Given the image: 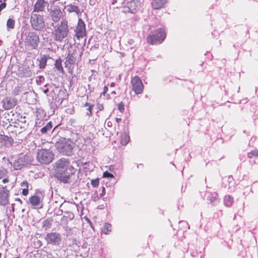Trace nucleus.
Here are the masks:
<instances>
[{"mask_svg": "<svg viewBox=\"0 0 258 258\" xmlns=\"http://www.w3.org/2000/svg\"><path fill=\"white\" fill-rule=\"evenodd\" d=\"M55 177L63 183H68L70 176L75 172V169L69 159L61 158L56 163Z\"/></svg>", "mask_w": 258, "mask_h": 258, "instance_id": "1", "label": "nucleus"}, {"mask_svg": "<svg viewBox=\"0 0 258 258\" xmlns=\"http://www.w3.org/2000/svg\"><path fill=\"white\" fill-rule=\"evenodd\" d=\"M166 37V33L165 30L160 28L151 31L147 36L146 40L150 45H156L162 43Z\"/></svg>", "mask_w": 258, "mask_h": 258, "instance_id": "2", "label": "nucleus"}, {"mask_svg": "<svg viewBox=\"0 0 258 258\" xmlns=\"http://www.w3.org/2000/svg\"><path fill=\"white\" fill-rule=\"evenodd\" d=\"M69 32V26L67 21H62L54 28L52 32L54 40L59 42L67 37Z\"/></svg>", "mask_w": 258, "mask_h": 258, "instance_id": "3", "label": "nucleus"}, {"mask_svg": "<svg viewBox=\"0 0 258 258\" xmlns=\"http://www.w3.org/2000/svg\"><path fill=\"white\" fill-rule=\"evenodd\" d=\"M74 144L70 140L61 138L56 142L55 146L59 152L63 155H71L74 149Z\"/></svg>", "mask_w": 258, "mask_h": 258, "instance_id": "4", "label": "nucleus"}, {"mask_svg": "<svg viewBox=\"0 0 258 258\" xmlns=\"http://www.w3.org/2000/svg\"><path fill=\"white\" fill-rule=\"evenodd\" d=\"M53 158V153L50 150L42 148L38 151L37 159L41 163L48 164L52 161Z\"/></svg>", "mask_w": 258, "mask_h": 258, "instance_id": "5", "label": "nucleus"}, {"mask_svg": "<svg viewBox=\"0 0 258 258\" xmlns=\"http://www.w3.org/2000/svg\"><path fill=\"white\" fill-rule=\"evenodd\" d=\"M39 37L35 32L30 31L26 34L24 44L26 47L32 49L37 48L39 43Z\"/></svg>", "mask_w": 258, "mask_h": 258, "instance_id": "6", "label": "nucleus"}, {"mask_svg": "<svg viewBox=\"0 0 258 258\" xmlns=\"http://www.w3.org/2000/svg\"><path fill=\"white\" fill-rule=\"evenodd\" d=\"M31 27L36 31H41L45 27L43 16L37 14H33L30 18Z\"/></svg>", "mask_w": 258, "mask_h": 258, "instance_id": "7", "label": "nucleus"}, {"mask_svg": "<svg viewBox=\"0 0 258 258\" xmlns=\"http://www.w3.org/2000/svg\"><path fill=\"white\" fill-rule=\"evenodd\" d=\"M131 84L132 90L136 94H141L143 92L144 86L142 80L138 76H135L131 78Z\"/></svg>", "mask_w": 258, "mask_h": 258, "instance_id": "8", "label": "nucleus"}, {"mask_svg": "<svg viewBox=\"0 0 258 258\" xmlns=\"http://www.w3.org/2000/svg\"><path fill=\"white\" fill-rule=\"evenodd\" d=\"M140 7V4L138 0H133L128 2L126 5L122 8V12L123 13L136 14Z\"/></svg>", "mask_w": 258, "mask_h": 258, "instance_id": "9", "label": "nucleus"}, {"mask_svg": "<svg viewBox=\"0 0 258 258\" xmlns=\"http://www.w3.org/2000/svg\"><path fill=\"white\" fill-rule=\"evenodd\" d=\"M75 36L78 40L86 36V25L82 19L78 20V24L75 30Z\"/></svg>", "mask_w": 258, "mask_h": 258, "instance_id": "10", "label": "nucleus"}, {"mask_svg": "<svg viewBox=\"0 0 258 258\" xmlns=\"http://www.w3.org/2000/svg\"><path fill=\"white\" fill-rule=\"evenodd\" d=\"M45 240L47 244L58 245L61 241L60 234L56 232H50L46 234Z\"/></svg>", "mask_w": 258, "mask_h": 258, "instance_id": "11", "label": "nucleus"}, {"mask_svg": "<svg viewBox=\"0 0 258 258\" xmlns=\"http://www.w3.org/2000/svg\"><path fill=\"white\" fill-rule=\"evenodd\" d=\"M10 191L6 189V186H3L0 189V205L6 206L9 204Z\"/></svg>", "mask_w": 258, "mask_h": 258, "instance_id": "12", "label": "nucleus"}, {"mask_svg": "<svg viewBox=\"0 0 258 258\" xmlns=\"http://www.w3.org/2000/svg\"><path fill=\"white\" fill-rule=\"evenodd\" d=\"M44 197H39L37 195L31 196L29 199V202L32 207L35 208L41 209L43 207V200Z\"/></svg>", "mask_w": 258, "mask_h": 258, "instance_id": "13", "label": "nucleus"}, {"mask_svg": "<svg viewBox=\"0 0 258 258\" xmlns=\"http://www.w3.org/2000/svg\"><path fill=\"white\" fill-rule=\"evenodd\" d=\"M17 100L15 98L7 97L2 101L3 107L5 110H9L17 105Z\"/></svg>", "mask_w": 258, "mask_h": 258, "instance_id": "14", "label": "nucleus"}, {"mask_svg": "<svg viewBox=\"0 0 258 258\" xmlns=\"http://www.w3.org/2000/svg\"><path fill=\"white\" fill-rule=\"evenodd\" d=\"M77 55V50L70 49L69 50L68 54L66 58V61L65 62V64L67 66L68 64H73L75 63L76 60V56Z\"/></svg>", "mask_w": 258, "mask_h": 258, "instance_id": "15", "label": "nucleus"}, {"mask_svg": "<svg viewBox=\"0 0 258 258\" xmlns=\"http://www.w3.org/2000/svg\"><path fill=\"white\" fill-rule=\"evenodd\" d=\"M62 16V12L61 10L57 7H54V8L50 12V16L52 20L55 22H58Z\"/></svg>", "mask_w": 258, "mask_h": 258, "instance_id": "16", "label": "nucleus"}, {"mask_svg": "<svg viewBox=\"0 0 258 258\" xmlns=\"http://www.w3.org/2000/svg\"><path fill=\"white\" fill-rule=\"evenodd\" d=\"M45 0H37L34 5L33 12H43L45 7Z\"/></svg>", "mask_w": 258, "mask_h": 258, "instance_id": "17", "label": "nucleus"}, {"mask_svg": "<svg viewBox=\"0 0 258 258\" xmlns=\"http://www.w3.org/2000/svg\"><path fill=\"white\" fill-rule=\"evenodd\" d=\"M167 0H153L151 3L153 9L158 10L162 8L167 3Z\"/></svg>", "mask_w": 258, "mask_h": 258, "instance_id": "18", "label": "nucleus"}, {"mask_svg": "<svg viewBox=\"0 0 258 258\" xmlns=\"http://www.w3.org/2000/svg\"><path fill=\"white\" fill-rule=\"evenodd\" d=\"M0 141L8 146H11L14 143V140L12 138L5 135H0Z\"/></svg>", "mask_w": 258, "mask_h": 258, "instance_id": "19", "label": "nucleus"}, {"mask_svg": "<svg viewBox=\"0 0 258 258\" xmlns=\"http://www.w3.org/2000/svg\"><path fill=\"white\" fill-rule=\"evenodd\" d=\"M130 140V136L125 133H122L120 135V143L123 146L127 145Z\"/></svg>", "mask_w": 258, "mask_h": 258, "instance_id": "20", "label": "nucleus"}, {"mask_svg": "<svg viewBox=\"0 0 258 258\" xmlns=\"http://www.w3.org/2000/svg\"><path fill=\"white\" fill-rule=\"evenodd\" d=\"M67 11L69 13L75 12L77 14L81 13L80 10L78 6L73 4H69L67 6Z\"/></svg>", "mask_w": 258, "mask_h": 258, "instance_id": "21", "label": "nucleus"}, {"mask_svg": "<svg viewBox=\"0 0 258 258\" xmlns=\"http://www.w3.org/2000/svg\"><path fill=\"white\" fill-rule=\"evenodd\" d=\"M54 66L57 70L60 73L62 74L64 73L63 68L62 66V60L60 58H58L55 60Z\"/></svg>", "mask_w": 258, "mask_h": 258, "instance_id": "22", "label": "nucleus"}, {"mask_svg": "<svg viewBox=\"0 0 258 258\" xmlns=\"http://www.w3.org/2000/svg\"><path fill=\"white\" fill-rule=\"evenodd\" d=\"M112 231V225L109 223H105L103 226L102 231L105 234H109Z\"/></svg>", "mask_w": 258, "mask_h": 258, "instance_id": "23", "label": "nucleus"}, {"mask_svg": "<svg viewBox=\"0 0 258 258\" xmlns=\"http://www.w3.org/2000/svg\"><path fill=\"white\" fill-rule=\"evenodd\" d=\"M224 201L225 205L226 207H230L233 204V198L229 195H226L224 197Z\"/></svg>", "mask_w": 258, "mask_h": 258, "instance_id": "24", "label": "nucleus"}, {"mask_svg": "<svg viewBox=\"0 0 258 258\" xmlns=\"http://www.w3.org/2000/svg\"><path fill=\"white\" fill-rule=\"evenodd\" d=\"M47 57L45 55H43L39 60V67L40 69H44L46 66Z\"/></svg>", "mask_w": 258, "mask_h": 258, "instance_id": "25", "label": "nucleus"}, {"mask_svg": "<svg viewBox=\"0 0 258 258\" xmlns=\"http://www.w3.org/2000/svg\"><path fill=\"white\" fill-rule=\"evenodd\" d=\"M52 127V122L51 121H49L48 122L46 125L43 127L40 131L42 134H45L48 131H50Z\"/></svg>", "mask_w": 258, "mask_h": 258, "instance_id": "26", "label": "nucleus"}, {"mask_svg": "<svg viewBox=\"0 0 258 258\" xmlns=\"http://www.w3.org/2000/svg\"><path fill=\"white\" fill-rule=\"evenodd\" d=\"M15 21L14 19L9 18L7 22V27L8 30L15 28Z\"/></svg>", "mask_w": 258, "mask_h": 258, "instance_id": "27", "label": "nucleus"}, {"mask_svg": "<svg viewBox=\"0 0 258 258\" xmlns=\"http://www.w3.org/2000/svg\"><path fill=\"white\" fill-rule=\"evenodd\" d=\"M85 106H88V107L87 108V110H88V112L87 113V115L89 116H91L93 114V113H92V109H93V106H94V105L93 104H91L89 103H88V102H86L85 104Z\"/></svg>", "mask_w": 258, "mask_h": 258, "instance_id": "28", "label": "nucleus"}, {"mask_svg": "<svg viewBox=\"0 0 258 258\" xmlns=\"http://www.w3.org/2000/svg\"><path fill=\"white\" fill-rule=\"evenodd\" d=\"M247 156L249 158H252L253 157H258V151L257 150H252L248 153Z\"/></svg>", "mask_w": 258, "mask_h": 258, "instance_id": "29", "label": "nucleus"}, {"mask_svg": "<svg viewBox=\"0 0 258 258\" xmlns=\"http://www.w3.org/2000/svg\"><path fill=\"white\" fill-rule=\"evenodd\" d=\"M8 174V171L6 169H0V179L5 177Z\"/></svg>", "mask_w": 258, "mask_h": 258, "instance_id": "30", "label": "nucleus"}, {"mask_svg": "<svg viewBox=\"0 0 258 258\" xmlns=\"http://www.w3.org/2000/svg\"><path fill=\"white\" fill-rule=\"evenodd\" d=\"M103 177L113 178H114V175L112 173H110L109 172L106 171L103 172Z\"/></svg>", "mask_w": 258, "mask_h": 258, "instance_id": "31", "label": "nucleus"}, {"mask_svg": "<svg viewBox=\"0 0 258 258\" xmlns=\"http://www.w3.org/2000/svg\"><path fill=\"white\" fill-rule=\"evenodd\" d=\"M91 184L94 187H97L99 185V179L98 178H96V179L92 180L91 181Z\"/></svg>", "mask_w": 258, "mask_h": 258, "instance_id": "32", "label": "nucleus"}, {"mask_svg": "<svg viewBox=\"0 0 258 258\" xmlns=\"http://www.w3.org/2000/svg\"><path fill=\"white\" fill-rule=\"evenodd\" d=\"M124 104L122 102H120L117 104V109L120 111L122 112L124 109Z\"/></svg>", "mask_w": 258, "mask_h": 258, "instance_id": "33", "label": "nucleus"}, {"mask_svg": "<svg viewBox=\"0 0 258 258\" xmlns=\"http://www.w3.org/2000/svg\"><path fill=\"white\" fill-rule=\"evenodd\" d=\"M108 90V89L107 87L106 86H104V87H103V91L100 94V96H104L105 95V94H106V93L107 92Z\"/></svg>", "mask_w": 258, "mask_h": 258, "instance_id": "34", "label": "nucleus"}, {"mask_svg": "<svg viewBox=\"0 0 258 258\" xmlns=\"http://www.w3.org/2000/svg\"><path fill=\"white\" fill-rule=\"evenodd\" d=\"M22 194L24 196H27L28 194V187L24 188L22 189Z\"/></svg>", "mask_w": 258, "mask_h": 258, "instance_id": "35", "label": "nucleus"}, {"mask_svg": "<svg viewBox=\"0 0 258 258\" xmlns=\"http://www.w3.org/2000/svg\"><path fill=\"white\" fill-rule=\"evenodd\" d=\"M20 185L24 188L29 187V183L26 180L23 181Z\"/></svg>", "mask_w": 258, "mask_h": 258, "instance_id": "36", "label": "nucleus"}, {"mask_svg": "<svg viewBox=\"0 0 258 258\" xmlns=\"http://www.w3.org/2000/svg\"><path fill=\"white\" fill-rule=\"evenodd\" d=\"M97 107L99 111H102L104 109V106L103 104L97 103Z\"/></svg>", "mask_w": 258, "mask_h": 258, "instance_id": "37", "label": "nucleus"}, {"mask_svg": "<svg viewBox=\"0 0 258 258\" xmlns=\"http://www.w3.org/2000/svg\"><path fill=\"white\" fill-rule=\"evenodd\" d=\"M7 6V4L6 2L2 3L0 4V12H1L3 9L6 8Z\"/></svg>", "mask_w": 258, "mask_h": 258, "instance_id": "38", "label": "nucleus"}, {"mask_svg": "<svg viewBox=\"0 0 258 258\" xmlns=\"http://www.w3.org/2000/svg\"><path fill=\"white\" fill-rule=\"evenodd\" d=\"M3 182L5 183L9 182V178H5L3 179Z\"/></svg>", "mask_w": 258, "mask_h": 258, "instance_id": "39", "label": "nucleus"}, {"mask_svg": "<svg viewBox=\"0 0 258 258\" xmlns=\"http://www.w3.org/2000/svg\"><path fill=\"white\" fill-rule=\"evenodd\" d=\"M96 0H90V4L91 5H94Z\"/></svg>", "mask_w": 258, "mask_h": 258, "instance_id": "40", "label": "nucleus"}, {"mask_svg": "<svg viewBox=\"0 0 258 258\" xmlns=\"http://www.w3.org/2000/svg\"><path fill=\"white\" fill-rule=\"evenodd\" d=\"M86 219L88 221V222L89 223V224L91 225V226L92 227V223L91 221L88 218H86Z\"/></svg>", "mask_w": 258, "mask_h": 258, "instance_id": "41", "label": "nucleus"}, {"mask_svg": "<svg viewBox=\"0 0 258 258\" xmlns=\"http://www.w3.org/2000/svg\"><path fill=\"white\" fill-rule=\"evenodd\" d=\"M16 201L19 202L20 204H22V200L19 198L16 199Z\"/></svg>", "mask_w": 258, "mask_h": 258, "instance_id": "42", "label": "nucleus"}, {"mask_svg": "<svg viewBox=\"0 0 258 258\" xmlns=\"http://www.w3.org/2000/svg\"><path fill=\"white\" fill-rule=\"evenodd\" d=\"M115 85V83L112 82L110 84V86L111 87H114Z\"/></svg>", "mask_w": 258, "mask_h": 258, "instance_id": "43", "label": "nucleus"}, {"mask_svg": "<svg viewBox=\"0 0 258 258\" xmlns=\"http://www.w3.org/2000/svg\"><path fill=\"white\" fill-rule=\"evenodd\" d=\"M49 91V90L48 88L45 89L44 91H43V92L46 94Z\"/></svg>", "mask_w": 258, "mask_h": 258, "instance_id": "44", "label": "nucleus"}, {"mask_svg": "<svg viewBox=\"0 0 258 258\" xmlns=\"http://www.w3.org/2000/svg\"><path fill=\"white\" fill-rule=\"evenodd\" d=\"M111 94L116 95V93L115 91H113L111 92Z\"/></svg>", "mask_w": 258, "mask_h": 258, "instance_id": "45", "label": "nucleus"}]
</instances>
